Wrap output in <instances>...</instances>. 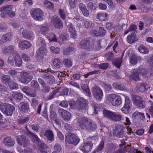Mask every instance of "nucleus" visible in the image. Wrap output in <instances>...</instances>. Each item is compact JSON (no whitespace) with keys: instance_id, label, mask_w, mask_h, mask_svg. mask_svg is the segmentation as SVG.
<instances>
[{"instance_id":"obj_31","label":"nucleus","mask_w":153,"mask_h":153,"mask_svg":"<svg viewBox=\"0 0 153 153\" xmlns=\"http://www.w3.org/2000/svg\"><path fill=\"white\" fill-rule=\"evenodd\" d=\"M12 38V34L10 33H6L2 36L1 41L3 43L7 42V41L11 40Z\"/></svg>"},{"instance_id":"obj_41","label":"nucleus","mask_w":153,"mask_h":153,"mask_svg":"<svg viewBox=\"0 0 153 153\" xmlns=\"http://www.w3.org/2000/svg\"><path fill=\"white\" fill-rule=\"evenodd\" d=\"M50 117L51 119L53 120L57 118V115L56 113L54 112V109L52 108V105H51L50 108Z\"/></svg>"},{"instance_id":"obj_16","label":"nucleus","mask_w":153,"mask_h":153,"mask_svg":"<svg viewBox=\"0 0 153 153\" xmlns=\"http://www.w3.org/2000/svg\"><path fill=\"white\" fill-rule=\"evenodd\" d=\"M31 45L30 42L26 40L20 41L19 44V48L22 50L31 47Z\"/></svg>"},{"instance_id":"obj_53","label":"nucleus","mask_w":153,"mask_h":153,"mask_svg":"<svg viewBox=\"0 0 153 153\" xmlns=\"http://www.w3.org/2000/svg\"><path fill=\"white\" fill-rule=\"evenodd\" d=\"M37 43L40 47H45L46 45L45 40L41 37H40L38 39Z\"/></svg>"},{"instance_id":"obj_58","label":"nucleus","mask_w":153,"mask_h":153,"mask_svg":"<svg viewBox=\"0 0 153 153\" xmlns=\"http://www.w3.org/2000/svg\"><path fill=\"white\" fill-rule=\"evenodd\" d=\"M77 0H68L69 6L71 8H74L76 5Z\"/></svg>"},{"instance_id":"obj_28","label":"nucleus","mask_w":153,"mask_h":153,"mask_svg":"<svg viewBox=\"0 0 153 153\" xmlns=\"http://www.w3.org/2000/svg\"><path fill=\"white\" fill-rule=\"evenodd\" d=\"M44 136L48 139L50 141H52L54 139V135L53 132L50 130H47L45 131Z\"/></svg>"},{"instance_id":"obj_60","label":"nucleus","mask_w":153,"mask_h":153,"mask_svg":"<svg viewBox=\"0 0 153 153\" xmlns=\"http://www.w3.org/2000/svg\"><path fill=\"white\" fill-rule=\"evenodd\" d=\"M13 97L14 99L21 100L22 98L23 95L22 94L20 93L17 92L13 94Z\"/></svg>"},{"instance_id":"obj_4","label":"nucleus","mask_w":153,"mask_h":153,"mask_svg":"<svg viewBox=\"0 0 153 153\" xmlns=\"http://www.w3.org/2000/svg\"><path fill=\"white\" fill-rule=\"evenodd\" d=\"M79 45L81 49L88 51L92 50L94 47V45L90 43L89 40L87 38L82 40L79 43Z\"/></svg>"},{"instance_id":"obj_12","label":"nucleus","mask_w":153,"mask_h":153,"mask_svg":"<svg viewBox=\"0 0 153 153\" xmlns=\"http://www.w3.org/2000/svg\"><path fill=\"white\" fill-rule=\"evenodd\" d=\"M77 105L75 107L76 109L80 110L82 109H85L87 107L88 102L85 99L80 98L77 101Z\"/></svg>"},{"instance_id":"obj_61","label":"nucleus","mask_w":153,"mask_h":153,"mask_svg":"<svg viewBox=\"0 0 153 153\" xmlns=\"http://www.w3.org/2000/svg\"><path fill=\"white\" fill-rule=\"evenodd\" d=\"M30 86L31 87L37 89H39V85L36 81L33 80L30 83Z\"/></svg>"},{"instance_id":"obj_62","label":"nucleus","mask_w":153,"mask_h":153,"mask_svg":"<svg viewBox=\"0 0 153 153\" xmlns=\"http://www.w3.org/2000/svg\"><path fill=\"white\" fill-rule=\"evenodd\" d=\"M51 51L54 53L58 54L60 52V49L58 47L55 48L54 46H51L50 48Z\"/></svg>"},{"instance_id":"obj_6","label":"nucleus","mask_w":153,"mask_h":153,"mask_svg":"<svg viewBox=\"0 0 153 153\" xmlns=\"http://www.w3.org/2000/svg\"><path fill=\"white\" fill-rule=\"evenodd\" d=\"M33 76L26 72H20V76L18 78L19 81L25 84H27L33 79Z\"/></svg>"},{"instance_id":"obj_38","label":"nucleus","mask_w":153,"mask_h":153,"mask_svg":"<svg viewBox=\"0 0 153 153\" xmlns=\"http://www.w3.org/2000/svg\"><path fill=\"white\" fill-rule=\"evenodd\" d=\"M113 88L117 90H125L126 88L123 84H119L116 83H114L113 84Z\"/></svg>"},{"instance_id":"obj_27","label":"nucleus","mask_w":153,"mask_h":153,"mask_svg":"<svg viewBox=\"0 0 153 153\" xmlns=\"http://www.w3.org/2000/svg\"><path fill=\"white\" fill-rule=\"evenodd\" d=\"M19 108L20 110L23 112H27L29 110L28 105L23 102L20 103L19 105Z\"/></svg>"},{"instance_id":"obj_19","label":"nucleus","mask_w":153,"mask_h":153,"mask_svg":"<svg viewBox=\"0 0 153 153\" xmlns=\"http://www.w3.org/2000/svg\"><path fill=\"white\" fill-rule=\"evenodd\" d=\"M38 149L42 153H50V148L46 145L41 143L38 145Z\"/></svg>"},{"instance_id":"obj_25","label":"nucleus","mask_w":153,"mask_h":153,"mask_svg":"<svg viewBox=\"0 0 153 153\" xmlns=\"http://www.w3.org/2000/svg\"><path fill=\"white\" fill-rule=\"evenodd\" d=\"M92 144L91 143H86L81 147V150L84 152H88L90 151L91 148Z\"/></svg>"},{"instance_id":"obj_29","label":"nucleus","mask_w":153,"mask_h":153,"mask_svg":"<svg viewBox=\"0 0 153 153\" xmlns=\"http://www.w3.org/2000/svg\"><path fill=\"white\" fill-rule=\"evenodd\" d=\"M13 57L15 65L18 67L21 66L22 64V61L18 53H16V55H13Z\"/></svg>"},{"instance_id":"obj_46","label":"nucleus","mask_w":153,"mask_h":153,"mask_svg":"<svg viewBox=\"0 0 153 153\" xmlns=\"http://www.w3.org/2000/svg\"><path fill=\"white\" fill-rule=\"evenodd\" d=\"M53 64L54 66L58 68L61 67L62 65L60 60L58 58L55 59L53 60Z\"/></svg>"},{"instance_id":"obj_5","label":"nucleus","mask_w":153,"mask_h":153,"mask_svg":"<svg viewBox=\"0 0 153 153\" xmlns=\"http://www.w3.org/2000/svg\"><path fill=\"white\" fill-rule=\"evenodd\" d=\"M65 141L68 143L76 146L79 143V139L75 134L69 133L65 135Z\"/></svg>"},{"instance_id":"obj_37","label":"nucleus","mask_w":153,"mask_h":153,"mask_svg":"<svg viewBox=\"0 0 153 153\" xmlns=\"http://www.w3.org/2000/svg\"><path fill=\"white\" fill-rule=\"evenodd\" d=\"M138 50L140 52L144 54H147L149 52V49L143 45H140L139 46Z\"/></svg>"},{"instance_id":"obj_63","label":"nucleus","mask_w":153,"mask_h":153,"mask_svg":"<svg viewBox=\"0 0 153 153\" xmlns=\"http://www.w3.org/2000/svg\"><path fill=\"white\" fill-rule=\"evenodd\" d=\"M11 9H5L7 15L9 16L10 17H13L15 16V13L11 10Z\"/></svg>"},{"instance_id":"obj_44","label":"nucleus","mask_w":153,"mask_h":153,"mask_svg":"<svg viewBox=\"0 0 153 153\" xmlns=\"http://www.w3.org/2000/svg\"><path fill=\"white\" fill-rule=\"evenodd\" d=\"M129 62L131 64L133 65L137 64V59L135 55L133 54L130 57Z\"/></svg>"},{"instance_id":"obj_1","label":"nucleus","mask_w":153,"mask_h":153,"mask_svg":"<svg viewBox=\"0 0 153 153\" xmlns=\"http://www.w3.org/2000/svg\"><path fill=\"white\" fill-rule=\"evenodd\" d=\"M79 123L80 126L82 128L92 131L95 130V123L92 120H88L87 118H81Z\"/></svg>"},{"instance_id":"obj_55","label":"nucleus","mask_w":153,"mask_h":153,"mask_svg":"<svg viewBox=\"0 0 153 153\" xmlns=\"http://www.w3.org/2000/svg\"><path fill=\"white\" fill-rule=\"evenodd\" d=\"M106 33V31L103 27H100L97 33H96V36H104L105 35Z\"/></svg>"},{"instance_id":"obj_3","label":"nucleus","mask_w":153,"mask_h":153,"mask_svg":"<svg viewBox=\"0 0 153 153\" xmlns=\"http://www.w3.org/2000/svg\"><path fill=\"white\" fill-rule=\"evenodd\" d=\"M107 98L108 101L111 102L112 105L114 106H118L122 102L121 97L116 94H110L107 96Z\"/></svg>"},{"instance_id":"obj_34","label":"nucleus","mask_w":153,"mask_h":153,"mask_svg":"<svg viewBox=\"0 0 153 153\" xmlns=\"http://www.w3.org/2000/svg\"><path fill=\"white\" fill-rule=\"evenodd\" d=\"M27 134L35 142H39V141L40 139L37 136L30 131H27Z\"/></svg>"},{"instance_id":"obj_35","label":"nucleus","mask_w":153,"mask_h":153,"mask_svg":"<svg viewBox=\"0 0 153 153\" xmlns=\"http://www.w3.org/2000/svg\"><path fill=\"white\" fill-rule=\"evenodd\" d=\"M147 85L145 83H141L140 84V85L137 87V91L140 92H144L147 90L146 87Z\"/></svg>"},{"instance_id":"obj_50","label":"nucleus","mask_w":153,"mask_h":153,"mask_svg":"<svg viewBox=\"0 0 153 153\" xmlns=\"http://www.w3.org/2000/svg\"><path fill=\"white\" fill-rule=\"evenodd\" d=\"M43 4L46 7L50 9H52L54 7V4L48 0L45 1L43 3Z\"/></svg>"},{"instance_id":"obj_42","label":"nucleus","mask_w":153,"mask_h":153,"mask_svg":"<svg viewBox=\"0 0 153 153\" xmlns=\"http://www.w3.org/2000/svg\"><path fill=\"white\" fill-rule=\"evenodd\" d=\"M122 118V116L120 114H116L114 112L111 120L114 122L120 121Z\"/></svg>"},{"instance_id":"obj_13","label":"nucleus","mask_w":153,"mask_h":153,"mask_svg":"<svg viewBox=\"0 0 153 153\" xmlns=\"http://www.w3.org/2000/svg\"><path fill=\"white\" fill-rule=\"evenodd\" d=\"M46 53V49L45 47H39L36 52V57L39 60L43 59V56Z\"/></svg>"},{"instance_id":"obj_54","label":"nucleus","mask_w":153,"mask_h":153,"mask_svg":"<svg viewBox=\"0 0 153 153\" xmlns=\"http://www.w3.org/2000/svg\"><path fill=\"white\" fill-rule=\"evenodd\" d=\"M5 70L8 71V74L11 76L17 74L18 72L14 70H12L9 68H6Z\"/></svg>"},{"instance_id":"obj_64","label":"nucleus","mask_w":153,"mask_h":153,"mask_svg":"<svg viewBox=\"0 0 153 153\" xmlns=\"http://www.w3.org/2000/svg\"><path fill=\"white\" fill-rule=\"evenodd\" d=\"M48 82L51 85L53 84L55 81V79L51 74L50 75L47 80Z\"/></svg>"},{"instance_id":"obj_7","label":"nucleus","mask_w":153,"mask_h":153,"mask_svg":"<svg viewBox=\"0 0 153 153\" xmlns=\"http://www.w3.org/2000/svg\"><path fill=\"white\" fill-rule=\"evenodd\" d=\"M132 98L133 103L137 106L141 108H145L146 104L142 98L135 95L132 96Z\"/></svg>"},{"instance_id":"obj_57","label":"nucleus","mask_w":153,"mask_h":153,"mask_svg":"<svg viewBox=\"0 0 153 153\" xmlns=\"http://www.w3.org/2000/svg\"><path fill=\"white\" fill-rule=\"evenodd\" d=\"M81 88L83 90L85 91L88 95L90 94V90L86 84H83L81 85Z\"/></svg>"},{"instance_id":"obj_39","label":"nucleus","mask_w":153,"mask_h":153,"mask_svg":"<svg viewBox=\"0 0 153 153\" xmlns=\"http://www.w3.org/2000/svg\"><path fill=\"white\" fill-rule=\"evenodd\" d=\"M107 14L106 13H99L97 15L98 19L101 21H105L107 19Z\"/></svg>"},{"instance_id":"obj_24","label":"nucleus","mask_w":153,"mask_h":153,"mask_svg":"<svg viewBox=\"0 0 153 153\" xmlns=\"http://www.w3.org/2000/svg\"><path fill=\"white\" fill-rule=\"evenodd\" d=\"M138 40L136 35L134 33H132L128 35L127 37L126 40L128 43L130 44Z\"/></svg>"},{"instance_id":"obj_43","label":"nucleus","mask_w":153,"mask_h":153,"mask_svg":"<svg viewBox=\"0 0 153 153\" xmlns=\"http://www.w3.org/2000/svg\"><path fill=\"white\" fill-rule=\"evenodd\" d=\"M30 120L28 117H24L18 119L17 122L19 124H23L27 123Z\"/></svg>"},{"instance_id":"obj_52","label":"nucleus","mask_w":153,"mask_h":153,"mask_svg":"<svg viewBox=\"0 0 153 153\" xmlns=\"http://www.w3.org/2000/svg\"><path fill=\"white\" fill-rule=\"evenodd\" d=\"M9 87L12 89H16L18 88L17 84L12 80L7 85Z\"/></svg>"},{"instance_id":"obj_18","label":"nucleus","mask_w":153,"mask_h":153,"mask_svg":"<svg viewBox=\"0 0 153 153\" xmlns=\"http://www.w3.org/2000/svg\"><path fill=\"white\" fill-rule=\"evenodd\" d=\"M22 33L23 37L26 39L33 40L34 38V34L33 33L28 30H22Z\"/></svg>"},{"instance_id":"obj_23","label":"nucleus","mask_w":153,"mask_h":153,"mask_svg":"<svg viewBox=\"0 0 153 153\" xmlns=\"http://www.w3.org/2000/svg\"><path fill=\"white\" fill-rule=\"evenodd\" d=\"M130 78L135 81H138L140 79L139 77V71L137 70H134L132 73L129 76Z\"/></svg>"},{"instance_id":"obj_33","label":"nucleus","mask_w":153,"mask_h":153,"mask_svg":"<svg viewBox=\"0 0 153 153\" xmlns=\"http://www.w3.org/2000/svg\"><path fill=\"white\" fill-rule=\"evenodd\" d=\"M1 80L5 85H7L12 79L9 76L4 75L1 76Z\"/></svg>"},{"instance_id":"obj_45","label":"nucleus","mask_w":153,"mask_h":153,"mask_svg":"<svg viewBox=\"0 0 153 153\" xmlns=\"http://www.w3.org/2000/svg\"><path fill=\"white\" fill-rule=\"evenodd\" d=\"M53 149L54 151L56 152L57 153L62 152V148L61 145L58 143L55 144L53 146Z\"/></svg>"},{"instance_id":"obj_51","label":"nucleus","mask_w":153,"mask_h":153,"mask_svg":"<svg viewBox=\"0 0 153 153\" xmlns=\"http://www.w3.org/2000/svg\"><path fill=\"white\" fill-rule=\"evenodd\" d=\"M11 25L14 28H16L19 31L20 33H21L23 29L22 26L18 23L16 22L12 23L11 24Z\"/></svg>"},{"instance_id":"obj_47","label":"nucleus","mask_w":153,"mask_h":153,"mask_svg":"<svg viewBox=\"0 0 153 153\" xmlns=\"http://www.w3.org/2000/svg\"><path fill=\"white\" fill-rule=\"evenodd\" d=\"M136 116L140 117V119L143 120H144L145 118V116L144 114L139 112H135L132 114V117H134Z\"/></svg>"},{"instance_id":"obj_15","label":"nucleus","mask_w":153,"mask_h":153,"mask_svg":"<svg viewBox=\"0 0 153 153\" xmlns=\"http://www.w3.org/2000/svg\"><path fill=\"white\" fill-rule=\"evenodd\" d=\"M60 116L65 120H70L71 117V114L68 111L63 109H59L58 110Z\"/></svg>"},{"instance_id":"obj_59","label":"nucleus","mask_w":153,"mask_h":153,"mask_svg":"<svg viewBox=\"0 0 153 153\" xmlns=\"http://www.w3.org/2000/svg\"><path fill=\"white\" fill-rule=\"evenodd\" d=\"M59 13L61 18L63 20L65 19L66 18L65 11L61 9H60L59 10Z\"/></svg>"},{"instance_id":"obj_10","label":"nucleus","mask_w":153,"mask_h":153,"mask_svg":"<svg viewBox=\"0 0 153 153\" xmlns=\"http://www.w3.org/2000/svg\"><path fill=\"white\" fill-rule=\"evenodd\" d=\"M51 22L56 28L60 29L63 27V25L62 21L56 15L53 16L51 19Z\"/></svg>"},{"instance_id":"obj_17","label":"nucleus","mask_w":153,"mask_h":153,"mask_svg":"<svg viewBox=\"0 0 153 153\" xmlns=\"http://www.w3.org/2000/svg\"><path fill=\"white\" fill-rule=\"evenodd\" d=\"M3 52L5 54L12 53L13 56L14 54L16 55V53H18L13 45H10L5 48Z\"/></svg>"},{"instance_id":"obj_11","label":"nucleus","mask_w":153,"mask_h":153,"mask_svg":"<svg viewBox=\"0 0 153 153\" xmlns=\"http://www.w3.org/2000/svg\"><path fill=\"white\" fill-rule=\"evenodd\" d=\"M125 102L123 107L122 108L121 111L125 114L128 113L132 105L131 101L129 97L127 96L125 97Z\"/></svg>"},{"instance_id":"obj_36","label":"nucleus","mask_w":153,"mask_h":153,"mask_svg":"<svg viewBox=\"0 0 153 153\" xmlns=\"http://www.w3.org/2000/svg\"><path fill=\"white\" fill-rule=\"evenodd\" d=\"M139 72L140 73L141 75L144 76L145 77H151L152 76L151 73L150 74L147 73L146 71V69L143 68L140 69L139 71Z\"/></svg>"},{"instance_id":"obj_32","label":"nucleus","mask_w":153,"mask_h":153,"mask_svg":"<svg viewBox=\"0 0 153 153\" xmlns=\"http://www.w3.org/2000/svg\"><path fill=\"white\" fill-rule=\"evenodd\" d=\"M79 7L82 12L83 14L86 16H88L89 15L88 12L85 5L82 3H80L79 4Z\"/></svg>"},{"instance_id":"obj_14","label":"nucleus","mask_w":153,"mask_h":153,"mask_svg":"<svg viewBox=\"0 0 153 153\" xmlns=\"http://www.w3.org/2000/svg\"><path fill=\"white\" fill-rule=\"evenodd\" d=\"M123 127L121 126H117L115 128L113 134L118 138H122L124 136L123 134Z\"/></svg>"},{"instance_id":"obj_49","label":"nucleus","mask_w":153,"mask_h":153,"mask_svg":"<svg viewBox=\"0 0 153 153\" xmlns=\"http://www.w3.org/2000/svg\"><path fill=\"white\" fill-rule=\"evenodd\" d=\"M122 62V59L121 58H119L115 59L113 61V63L115 66L118 68H119L120 67Z\"/></svg>"},{"instance_id":"obj_9","label":"nucleus","mask_w":153,"mask_h":153,"mask_svg":"<svg viewBox=\"0 0 153 153\" xmlns=\"http://www.w3.org/2000/svg\"><path fill=\"white\" fill-rule=\"evenodd\" d=\"M16 140L18 144L24 147L27 146L30 143L29 139L23 135L18 136Z\"/></svg>"},{"instance_id":"obj_56","label":"nucleus","mask_w":153,"mask_h":153,"mask_svg":"<svg viewBox=\"0 0 153 153\" xmlns=\"http://www.w3.org/2000/svg\"><path fill=\"white\" fill-rule=\"evenodd\" d=\"M63 62L66 67H70L72 66V62L69 59H65L63 60Z\"/></svg>"},{"instance_id":"obj_40","label":"nucleus","mask_w":153,"mask_h":153,"mask_svg":"<svg viewBox=\"0 0 153 153\" xmlns=\"http://www.w3.org/2000/svg\"><path fill=\"white\" fill-rule=\"evenodd\" d=\"M137 28V26L135 25L132 24L130 26L129 29L125 31L124 34H126L130 31L135 32Z\"/></svg>"},{"instance_id":"obj_21","label":"nucleus","mask_w":153,"mask_h":153,"mask_svg":"<svg viewBox=\"0 0 153 153\" xmlns=\"http://www.w3.org/2000/svg\"><path fill=\"white\" fill-rule=\"evenodd\" d=\"M67 28L71 34V36L74 38L76 37V33L75 28L72 23H70L68 25Z\"/></svg>"},{"instance_id":"obj_20","label":"nucleus","mask_w":153,"mask_h":153,"mask_svg":"<svg viewBox=\"0 0 153 153\" xmlns=\"http://www.w3.org/2000/svg\"><path fill=\"white\" fill-rule=\"evenodd\" d=\"M4 144L8 147H12L14 145L15 140L10 137H8L4 138L3 140Z\"/></svg>"},{"instance_id":"obj_26","label":"nucleus","mask_w":153,"mask_h":153,"mask_svg":"<svg viewBox=\"0 0 153 153\" xmlns=\"http://www.w3.org/2000/svg\"><path fill=\"white\" fill-rule=\"evenodd\" d=\"M103 93L102 90L98 86H96V100L100 101L103 97Z\"/></svg>"},{"instance_id":"obj_2","label":"nucleus","mask_w":153,"mask_h":153,"mask_svg":"<svg viewBox=\"0 0 153 153\" xmlns=\"http://www.w3.org/2000/svg\"><path fill=\"white\" fill-rule=\"evenodd\" d=\"M15 109V107L11 104L4 103L0 105V110L7 116H11Z\"/></svg>"},{"instance_id":"obj_8","label":"nucleus","mask_w":153,"mask_h":153,"mask_svg":"<svg viewBox=\"0 0 153 153\" xmlns=\"http://www.w3.org/2000/svg\"><path fill=\"white\" fill-rule=\"evenodd\" d=\"M30 13L32 17L35 20L41 21L43 19V12L39 8L33 9Z\"/></svg>"},{"instance_id":"obj_30","label":"nucleus","mask_w":153,"mask_h":153,"mask_svg":"<svg viewBox=\"0 0 153 153\" xmlns=\"http://www.w3.org/2000/svg\"><path fill=\"white\" fill-rule=\"evenodd\" d=\"M104 116L110 120H111L114 112H113L108 110L104 109L103 111Z\"/></svg>"},{"instance_id":"obj_48","label":"nucleus","mask_w":153,"mask_h":153,"mask_svg":"<svg viewBox=\"0 0 153 153\" xmlns=\"http://www.w3.org/2000/svg\"><path fill=\"white\" fill-rule=\"evenodd\" d=\"M40 31L42 34L48 33V31L49 28L47 26L45 25H43L40 27Z\"/></svg>"},{"instance_id":"obj_22","label":"nucleus","mask_w":153,"mask_h":153,"mask_svg":"<svg viewBox=\"0 0 153 153\" xmlns=\"http://www.w3.org/2000/svg\"><path fill=\"white\" fill-rule=\"evenodd\" d=\"M13 6L12 5H7L0 8V12L4 11L1 14V16L2 17L6 18L7 16V13L5 9H12Z\"/></svg>"}]
</instances>
